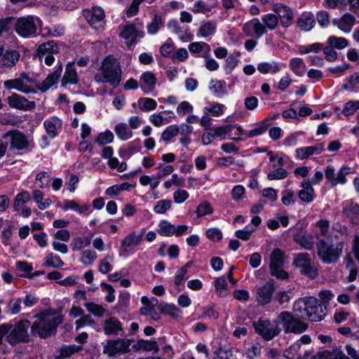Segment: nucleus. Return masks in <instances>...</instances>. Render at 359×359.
Instances as JSON below:
<instances>
[{
	"label": "nucleus",
	"instance_id": "nucleus-1",
	"mask_svg": "<svg viewBox=\"0 0 359 359\" xmlns=\"http://www.w3.org/2000/svg\"><path fill=\"white\" fill-rule=\"evenodd\" d=\"M122 70L119 63L111 56L106 57L94 75L97 83H109L113 88H117L121 81Z\"/></svg>",
	"mask_w": 359,
	"mask_h": 359
},
{
	"label": "nucleus",
	"instance_id": "nucleus-2",
	"mask_svg": "<svg viewBox=\"0 0 359 359\" xmlns=\"http://www.w3.org/2000/svg\"><path fill=\"white\" fill-rule=\"evenodd\" d=\"M62 319L51 310H45L34 316V321L31 326L33 334L41 338H46L56 332Z\"/></svg>",
	"mask_w": 359,
	"mask_h": 359
},
{
	"label": "nucleus",
	"instance_id": "nucleus-3",
	"mask_svg": "<svg viewBox=\"0 0 359 359\" xmlns=\"http://www.w3.org/2000/svg\"><path fill=\"white\" fill-rule=\"evenodd\" d=\"M325 308L313 297L300 298L293 306L295 313H299L301 318L306 316L311 321H320L325 316Z\"/></svg>",
	"mask_w": 359,
	"mask_h": 359
},
{
	"label": "nucleus",
	"instance_id": "nucleus-4",
	"mask_svg": "<svg viewBox=\"0 0 359 359\" xmlns=\"http://www.w3.org/2000/svg\"><path fill=\"white\" fill-rule=\"evenodd\" d=\"M317 254L319 259L326 264L337 262L343 252L342 243H334L325 239L316 241Z\"/></svg>",
	"mask_w": 359,
	"mask_h": 359
},
{
	"label": "nucleus",
	"instance_id": "nucleus-5",
	"mask_svg": "<svg viewBox=\"0 0 359 359\" xmlns=\"http://www.w3.org/2000/svg\"><path fill=\"white\" fill-rule=\"evenodd\" d=\"M29 326L28 320L20 321L14 325H0V338L6 336L7 341L15 345L20 342L26 341L29 337L27 329Z\"/></svg>",
	"mask_w": 359,
	"mask_h": 359
},
{
	"label": "nucleus",
	"instance_id": "nucleus-6",
	"mask_svg": "<svg viewBox=\"0 0 359 359\" xmlns=\"http://www.w3.org/2000/svg\"><path fill=\"white\" fill-rule=\"evenodd\" d=\"M41 25V19L32 15L20 17L15 24V31L21 37L29 39L36 36L37 29Z\"/></svg>",
	"mask_w": 359,
	"mask_h": 359
},
{
	"label": "nucleus",
	"instance_id": "nucleus-7",
	"mask_svg": "<svg viewBox=\"0 0 359 359\" xmlns=\"http://www.w3.org/2000/svg\"><path fill=\"white\" fill-rule=\"evenodd\" d=\"M278 322L283 327L285 333L302 334L305 332L308 325L301 318L288 311H282L278 316Z\"/></svg>",
	"mask_w": 359,
	"mask_h": 359
},
{
	"label": "nucleus",
	"instance_id": "nucleus-8",
	"mask_svg": "<svg viewBox=\"0 0 359 359\" xmlns=\"http://www.w3.org/2000/svg\"><path fill=\"white\" fill-rule=\"evenodd\" d=\"M4 86L8 90H15L25 94L36 92L34 80L25 72L20 74L18 78L5 81Z\"/></svg>",
	"mask_w": 359,
	"mask_h": 359
},
{
	"label": "nucleus",
	"instance_id": "nucleus-9",
	"mask_svg": "<svg viewBox=\"0 0 359 359\" xmlns=\"http://www.w3.org/2000/svg\"><path fill=\"white\" fill-rule=\"evenodd\" d=\"M293 264L299 269L301 274L311 279L316 278L318 275V266L308 253L297 254L294 257Z\"/></svg>",
	"mask_w": 359,
	"mask_h": 359
},
{
	"label": "nucleus",
	"instance_id": "nucleus-10",
	"mask_svg": "<svg viewBox=\"0 0 359 359\" xmlns=\"http://www.w3.org/2000/svg\"><path fill=\"white\" fill-rule=\"evenodd\" d=\"M285 256L279 248L273 250L270 256L271 275L278 279H287L288 273L284 269Z\"/></svg>",
	"mask_w": 359,
	"mask_h": 359
},
{
	"label": "nucleus",
	"instance_id": "nucleus-11",
	"mask_svg": "<svg viewBox=\"0 0 359 359\" xmlns=\"http://www.w3.org/2000/svg\"><path fill=\"white\" fill-rule=\"evenodd\" d=\"M144 230L133 231L126 235L121 242L119 250L120 256H128L134 252L135 248L138 246L143 238Z\"/></svg>",
	"mask_w": 359,
	"mask_h": 359
},
{
	"label": "nucleus",
	"instance_id": "nucleus-12",
	"mask_svg": "<svg viewBox=\"0 0 359 359\" xmlns=\"http://www.w3.org/2000/svg\"><path fill=\"white\" fill-rule=\"evenodd\" d=\"M278 323V319L276 322L271 323L269 320L261 318L257 323H254V326L256 332L264 339L269 341L280 332Z\"/></svg>",
	"mask_w": 359,
	"mask_h": 359
},
{
	"label": "nucleus",
	"instance_id": "nucleus-13",
	"mask_svg": "<svg viewBox=\"0 0 359 359\" xmlns=\"http://www.w3.org/2000/svg\"><path fill=\"white\" fill-rule=\"evenodd\" d=\"M4 138H8L11 149L22 151L28 149L32 145V141L21 131L11 130L4 135Z\"/></svg>",
	"mask_w": 359,
	"mask_h": 359
},
{
	"label": "nucleus",
	"instance_id": "nucleus-14",
	"mask_svg": "<svg viewBox=\"0 0 359 359\" xmlns=\"http://www.w3.org/2000/svg\"><path fill=\"white\" fill-rule=\"evenodd\" d=\"M83 16L89 25L95 29H102L105 25V13L100 6H93L91 9L83 11Z\"/></svg>",
	"mask_w": 359,
	"mask_h": 359
},
{
	"label": "nucleus",
	"instance_id": "nucleus-15",
	"mask_svg": "<svg viewBox=\"0 0 359 359\" xmlns=\"http://www.w3.org/2000/svg\"><path fill=\"white\" fill-rule=\"evenodd\" d=\"M276 291L275 281L270 280L255 291V300L259 305H266L271 302L272 297Z\"/></svg>",
	"mask_w": 359,
	"mask_h": 359
},
{
	"label": "nucleus",
	"instance_id": "nucleus-16",
	"mask_svg": "<svg viewBox=\"0 0 359 359\" xmlns=\"http://www.w3.org/2000/svg\"><path fill=\"white\" fill-rule=\"evenodd\" d=\"M130 341L126 339L108 340L103 348V353L109 356L125 353L128 351Z\"/></svg>",
	"mask_w": 359,
	"mask_h": 359
},
{
	"label": "nucleus",
	"instance_id": "nucleus-17",
	"mask_svg": "<svg viewBox=\"0 0 359 359\" xmlns=\"http://www.w3.org/2000/svg\"><path fill=\"white\" fill-rule=\"evenodd\" d=\"M351 172V168L347 166L341 167L337 176H335V169L332 165H327L325 170V178L329 181L332 187H336L338 184H345L347 182L346 176Z\"/></svg>",
	"mask_w": 359,
	"mask_h": 359
},
{
	"label": "nucleus",
	"instance_id": "nucleus-18",
	"mask_svg": "<svg viewBox=\"0 0 359 359\" xmlns=\"http://www.w3.org/2000/svg\"><path fill=\"white\" fill-rule=\"evenodd\" d=\"M188 229L189 226L185 224L175 226L167 220H162L158 224V233L162 236L179 237L184 234Z\"/></svg>",
	"mask_w": 359,
	"mask_h": 359
},
{
	"label": "nucleus",
	"instance_id": "nucleus-19",
	"mask_svg": "<svg viewBox=\"0 0 359 359\" xmlns=\"http://www.w3.org/2000/svg\"><path fill=\"white\" fill-rule=\"evenodd\" d=\"M273 11L277 14L283 27L288 28L292 25L294 13L291 8L283 4H276L273 6Z\"/></svg>",
	"mask_w": 359,
	"mask_h": 359
},
{
	"label": "nucleus",
	"instance_id": "nucleus-20",
	"mask_svg": "<svg viewBox=\"0 0 359 359\" xmlns=\"http://www.w3.org/2000/svg\"><path fill=\"white\" fill-rule=\"evenodd\" d=\"M243 32L249 36L260 39L265 34V27L258 18H253L246 22L243 26Z\"/></svg>",
	"mask_w": 359,
	"mask_h": 359
},
{
	"label": "nucleus",
	"instance_id": "nucleus-21",
	"mask_svg": "<svg viewBox=\"0 0 359 359\" xmlns=\"http://www.w3.org/2000/svg\"><path fill=\"white\" fill-rule=\"evenodd\" d=\"M8 104L12 108L23 111H30L35 109L36 104L25 97L13 93L7 98Z\"/></svg>",
	"mask_w": 359,
	"mask_h": 359
},
{
	"label": "nucleus",
	"instance_id": "nucleus-22",
	"mask_svg": "<svg viewBox=\"0 0 359 359\" xmlns=\"http://www.w3.org/2000/svg\"><path fill=\"white\" fill-rule=\"evenodd\" d=\"M192 131L193 127L185 123H182L180 126L177 125H170L163 131L161 137L162 140L169 142L180 133L182 134L189 135Z\"/></svg>",
	"mask_w": 359,
	"mask_h": 359
},
{
	"label": "nucleus",
	"instance_id": "nucleus-23",
	"mask_svg": "<svg viewBox=\"0 0 359 359\" xmlns=\"http://www.w3.org/2000/svg\"><path fill=\"white\" fill-rule=\"evenodd\" d=\"M325 150V143L317 142L315 145L299 147L295 150V157L297 159L304 160L313 155H320Z\"/></svg>",
	"mask_w": 359,
	"mask_h": 359
},
{
	"label": "nucleus",
	"instance_id": "nucleus-24",
	"mask_svg": "<svg viewBox=\"0 0 359 359\" xmlns=\"http://www.w3.org/2000/svg\"><path fill=\"white\" fill-rule=\"evenodd\" d=\"M355 23L356 18L349 13H346L332 20V24L345 34L350 33Z\"/></svg>",
	"mask_w": 359,
	"mask_h": 359
},
{
	"label": "nucleus",
	"instance_id": "nucleus-25",
	"mask_svg": "<svg viewBox=\"0 0 359 359\" xmlns=\"http://www.w3.org/2000/svg\"><path fill=\"white\" fill-rule=\"evenodd\" d=\"M43 128L48 137H56L62 130V121L57 116H51L43 121Z\"/></svg>",
	"mask_w": 359,
	"mask_h": 359
},
{
	"label": "nucleus",
	"instance_id": "nucleus-26",
	"mask_svg": "<svg viewBox=\"0 0 359 359\" xmlns=\"http://www.w3.org/2000/svg\"><path fill=\"white\" fill-rule=\"evenodd\" d=\"M120 36L127 40L129 45H132L135 43L137 38H142L144 36V32L137 30L134 24L127 23L121 27Z\"/></svg>",
	"mask_w": 359,
	"mask_h": 359
},
{
	"label": "nucleus",
	"instance_id": "nucleus-27",
	"mask_svg": "<svg viewBox=\"0 0 359 359\" xmlns=\"http://www.w3.org/2000/svg\"><path fill=\"white\" fill-rule=\"evenodd\" d=\"M157 299H150L146 296L142 297L141 303L143 304V306L140 309L141 314L149 316L154 320H158L161 318L160 314L156 311L154 308Z\"/></svg>",
	"mask_w": 359,
	"mask_h": 359
},
{
	"label": "nucleus",
	"instance_id": "nucleus-28",
	"mask_svg": "<svg viewBox=\"0 0 359 359\" xmlns=\"http://www.w3.org/2000/svg\"><path fill=\"white\" fill-rule=\"evenodd\" d=\"M62 72V65H59L55 70L48 75L45 80H43L39 85H35L36 89L37 88L40 91L44 93L46 92L50 87L58 81V79Z\"/></svg>",
	"mask_w": 359,
	"mask_h": 359
},
{
	"label": "nucleus",
	"instance_id": "nucleus-29",
	"mask_svg": "<svg viewBox=\"0 0 359 359\" xmlns=\"http://www.w3.org/2000/svg\"><path fill=\"white\" fill-rule=\"evenodd\" d=\"M301 190L298 192V197L301 201L311 203L315 199V193L313 186H311L309 180H304L300 183Z\"/></svg>",
	"mask_w": 359,
	"mask_h": 359
},
{
	"label": "nucleus",
	"instance_id": "nucleus-30",
	"mask_svg": "<svg viewBox=\"0 0 359 359\" xmlns=\"http://www.w3.org/2000/svg\"><path fill=\"white\" fill-rule=\"evenodd\" d=\"M141 82V89L145 93L151 92L156 87L157 79L152 72H145L142 73L140 78Z\"/></svg>",
	"mask_w": 359,
	"mask_h": 359
},
{
	"label": "nucleus",
	"instance_id": "nucleus-31",
	"mask_svg": "<svg viewBox=\"0 0 359 359\" xmlns=\"http://www.w3.org/2000/svg\"><path fill=\"white\" fill-rule=\"evenodd\" d=\"M313 232L317 241L319 239H324L330 235V222L327 219H320L312 224Z\"/></svg>",
	"mask_w": 359,
	"mask_h": 359
},
{
	"label": "nucleus",
	"instance_id": "nucleus-32",
	"mask_svg": "<svg viewBox=\"0 0 359 359\" xmlns=\"http://www.w3.org/2000/svg\"><path fill=\"white\" fill-rule=\"evenodd\" d=\"M62 209L64 210H74L80 215L88 214L90 212V206L88 204H79L74 200H65Z\"/></svg>",
	"mask_w": 359,
	"mask_h": 359
},
{
	"label": "nucleus",
	"instance_id": "nucleus-33",
	"mask_svg": "<svg viewBox=\"0 0 359 359\" xmlns=\"http://www.w3.org/2000/svg\"><path fill=\"white\" fill-rule=\"evenodd\" d=\"M20 54L16 50H6L0 59V67L11 68L19 60Z\"/></svg>",
	"mask_w": 359,
	"mask_h": 359
},
{
	"label": "nucleus",
	"instance_id": "nucleus-34",
	"mask_svg": "<svg viewBox=\"0 0 359 359\" xmlns=\"http://www.w3.org/2000/svg\"><path fill=\"white\" fill-rule=\"evenodd\" d=\"M217 29V24L212 21H206L202 22L199 26L196 35L201 38H208L212 36Z\"/></svg>",
	"mask_w": 359,
	"mask_h": 359
},
{
	"label": "nucleus",
	"instance_id": "nucleus-35",
	"mask_svg": "<svg viewBox=\"0 0 359 359\" xmlns=\"http://www.w3.org/2000/svg\"><path fill=\"white\" fill-rule=\"evenodd\" d=\"M293 238L294 241L305 250H311L314 246V236L311 233H296Z\"/></svg>",
	"mask_w": 359,
	"mask_h": 359
},
{
	"label": "nucleus",
	"instance_id": "nucleus-36",
	"mask_svg": "<svg viewBox=\"0 0 359 359\" xmlns=\"http://www.w3.org/2000/svg\"><path fill=\"white\" fill-rule=\"evenodd\" d=\"M103 330L107 335L117 334L119 331L122 330L121 323L115 318H109L104 320Z\"/></svg>",
	"mask_w": 359,
	"mask_h": 359
},
{
	"label": "nucleus",
	"instance_id": "nucleus-37",
	"mask_svg": "<svg viewBox=\"0 0 359 359\" xmlns=\"http://www.w3.org/2000/svg\"><path fill=\"white\" fill-rule=\"evenodd\" d=\"M257 69L262 74H275L280 71L281 65L275 61L262 62L257 65Z\"/></svg>",
	"mask_w": 359,
	"mask_h": 359
},
{
	"label": "nucleus",
	"instance_id": "nucleus-38",
	"mask_svg": "<svg viewBox=\"0 0 359 359\" xmlns=\"http://www.w3.org/2000/svg\"><path fill=\"white\" fill-rule=\"evenodd\" d=\"M32 196L39 210H43L48 208L53 203L50 198H44L43 194L39 189L32 191Z\"/></svg>",
	"mask_w": 359,
	"mask_h": 359
},
{
	"label": "nucleus",
	"instance_id": "nucleus-39",
	"mask_svg": "<svg viewBox=\"0 0 359 359\" xmlns=\"http://www.w3.org/2000/svg\"><path fill=\"white\" fill-rule=\"evenodd\" d=\"M79 76L74 65V63L69 62L65 69L62 79V85L66 83L76 84L78 82Z\"/></svg>",
	"mask_w": 359,
	"mask_h": 359
},
{
	"label": "nucleus",
	"instance_id": "nucleus-40",
	"mask_svg": "<svg viewBox=\"0 0 359 359\" xmlns=\"http://www.w3.org/2000/svg\"><path fill=\"white\" fill-rule=\"evenodd\" d=\"M30 201V194L26 190L21 191L15 196L13 200V208L14 211H20L23 205L28 203Z\"/></svg>",
	"mask_w": 359,
	"mask_h": 359
},
{
	"label": "nucleus",
	"instance_id": "nucleus-41",
	"mask_svg": "<svg viewBox=\"0 0 359 359\" xmlns=\"http://www.w3.org/2000/svg\"><path fill=\"white\" fill-rule=\"evenodd\" d=\"M289 67L293 73L298 76H304L306 70V64L304 60L300 57L291 58Z\"/></svg>",
	"mask_w": 359,
	"mask_h": 359
},
{
	"label": "nucleus",
	"instance_id": "nucleus-42",
	"mask_svg": "<svg viewBox=\"0 0 359 359\" xmlns=\"http://www.w3.org/2000/svg\"><path fill=\"white\" fill-rule=\"evenodd\" d=\"M298 27L304 32H309L313 27L315 21L313 15L309 13H303L297 20Z\"/></svg>",
	"mask_w": 359,
	"mask_h": 359
},
{
	"label": "nucleus",
	"instance_id": "nucleus-43",
	"mask_svg": "<svg viewBox=\"0 0 359 359\" xmlns=\"http://www.w3.org/2000/svg\"><path fill=\"white\" fill-rule=\"evenodd\" d=\"M262 21L264 27H265V32L266 29L270 31L275 30L279 25V20L276 15L273 13H267L262 16Z\"/></svg>",
	"mask_w": 359,
	"mask_h": 359
},
{
	"label": "nucleus",
	"instance_id": "nucleus-44",
	"mask_svg": "<svg viewBox=\"0 0 359 359\" xmlns=\"http://www.w3.org/2000/svg\"><path fill=\"white\" fill-rule=\"evenodd\" d=\"M114 132L121 140L126 141L130 139L133 133L130 128L124 123H119L116 125Z\"/></svg>",
	"mask_w": 359,
	"mask_h": 359
},
{
	"label": "nucleus",
	"instance_id": "nucleus-45",
	"mask_svg": "<svg viewBox=\"0 0 359 359\" xmlns=\"http://www.w3.org/2000/svg\"><path fill=\"white\" fill-rule=\"evenodd\" d=\"M57 44L53 41H49L43 43L37 48L39 55H44L48 54H55L59 52Z\"/></svg>",
	"mask_w": 359,
	"mask_h": 359
},
{
	"label": "nucleus",
	"instance_id": "nucleus-46",
	"mask_svg": "<svg viewBox=\"0 0 359 359\" xmlns=\"http://www.w3.org/2000/svg\"><path fill=\"white\" fill-rule=\"evenodd\" d=\"M158 350L161 351V355L163 359H172L175 351L172 346L165 342V337L159 339Z\"/></svg>",
	"mask_w": 359,
	"mask_h": 359
},
{
	"label": "nucleus",
	"instance_id": "nucleus-47",
	"mask_svg": "<svg viewBox=\"0 0 359 359\" xmlns=\"http://www.w3.org/2000/svg\"><path fill=\"white\" fill-rule=\"evenodd\" d=\"M81 350V346H77L75 344L62 346L60 349V354L55 357V359H64L69 358L75 353H78Z\"/></svg>",
	"mask_w": 359,
	"mask_h": 359
},
{
	"label": "nucleus",
	"instance_id": "nucleus-48",
	"mask_svg": "<svg viewBox=\"0 0 359 359\" xmlns=\"http://www.w3.org/2000/svg\"><path fill=\"white\" fill-rule=\"evenodd\" d=\"M159 308L161 313L172 318H179L182 316V311L173 304H163L159 306Z\"/></svg>",
	"mask_w": 359,
	"mask_h": 359
},
{
	"label": "nucleus",
	"instance_id": "nucleus-49",
	"mask_svg": "<svg viewBox=\"0 0 359 359\" xmlns=\"http://www.w3.org/2000/svg\"><path fill=\"white\" fill-rule=\"evenodd\" d=\"M327 43L338 50L344 49L349 46V42L346 38L336 36H329L327 39Z\"/></svg>",
	"mask_w": 359,
	"mask_h": 359
},
{
	"label": "nucleus",
	"instance_id": "nucleus-50",
	"mask_svg": "<svg viewBox=\"0 0 359 359\" xmlns=\"http://www.w3.org/2000/svg\"><path fill=\"white\" fill-rule=\"evenodd\" d=\"M226 107L224 104L215 102L203 107V114H211L213 116H220L224 114Z\"/></svg>",
	"mask_w": 359,
	"mask_h": 359
},
{
	"label": "nucleus",
	"instance_id": "nucleus-51",
	"mask_svg": "<svg viewBox=\"0 0 359 359\" xmlns=\"http://www.w3.org/2000/svg\"><path fill=\"white\" fill-rule=\"evenodd\" d=\"M97 253L90 249L83 250L81 252L79 262L85 266H90L97 259Z\"/></svg>",
	"mask_w": 359,
	"mask_h": 359
},
{
	"label": "nucleus",
	"instance_id": "nucleus-52",
	"mask_svg": "<svg viewBox=\"0 0 359 359\" xmlns=\"http://www.w3.org/2000/svg\"><path fill=\"white\" fill-rule=\"evenodd\" d=\"M214 286L219 297H226L228 294V285L224 276L215 278Z\"/></svg>",
	"mask_w": 359,
	"mask_h": 359
},
{
	"label": "nucleus",
	"instance_id": "nucleus-53",
	"mask_svg": "<svg viewBox=\"0 0 359 359\" xmlns=\"http://www.w3.org/2000/svg\"><path fill=\"white\" fill-rule=\"evenodd\" d=\"M84 306L86 310L97 318L103 317L107 313V310L100 304L94 302H86Z\"/></svg>",
	"mask_w": 359,
	"mask_h": 359
},
{
	"label": "nucleus",
	"instance_id": "nucleus-54",
	"mask_svg": "<svg viewBox=\"0 0 359 359\" xmlns=\"http://www.w3.org/2000/svg\"><path fill=\"white\" fill-rule=\"evenodd\" d=\"M170 27H173V32L178 36L179 39L183 42H187L193 39V34L188 29H182L177 26L176 22H170Z\"/></svg>",
	"mask_w": 359,
	"mask_h": 359
},
{
	"label": "nucleus",
	"instance_id": "nucleus-55",
	"mask_svg": "<svg viewBox=\"0 0 359 359\" xmlns=\"http://www.w3.org/2000/svg\"><path fill=\"white\" fill-rule=\"evenodd\" d=\"M213 208L212 207L211 204L207 201H204L200 203L197 205L195 211L197 217H203L207 215H210L213 213Z\"/></svg>",
	"mask_w": 359,
	"mask_h": 359
},
{
	"label": "nucleus",
	"instance_id": "nucleus-56",
	"mask_svg": "<svg viewBox=\"0 0 359 359\" xmlns=\"http://www.w3.org/2000/svg\"><path fill=\"white\" fill-rule=\"evenodd\" d=\"M114 138V134L109 130H106L97 134L94 142L99 145H105L111 143Z\"/></svg>",
	"mask_w": 359,
	"mask_h": 359
},
{
	"label": "nucleus",
	"instance_id": "nucleus-57",
	"mask_svg": "<svg viewBox=\"0 0 359 359\" xmlns=\"http://www.w3.org/2000/svg\"><path fill=\"white\" fill-rule=\"evenodd\" d=\"M139 108L144 111L154 110L157 107V102L155 100L150 97H142L137 101Z\"/></svg>",
	"mask_w": 359,
	"mask_h": 359
},
{
	"label": "nucleus",
	"instance_id": "nucleus-58",
	"mask_svg": "<svg viewBox=\"0 0 359 359\" xmlns=\"http://www.w3.org/2000/svg\"><path fill=\"white\" fill-rule=\"evenodd\" d=\"M233 125H226L223 126L215 127L211 128L215 138H220V140H225L226 136L230 133L233 129Z\"/></svg>",
	"mask_w": 359,
	"mask_h": 359
},
{
	"label": "nucleus",
	"instance_id": "nucleus-59",
	"mask_svg": "<svg viewBox=\"0 0 359 359\" xmlns=\"http://www.w3.org/2000/svg\"><path fill=\"white\" fill-rule=\"evenodd\" d=\"M281 202L285 206L294 205L296 202V194L291 189H285L281 192Z\"/></svg>",
	"mask_w": 359,
	"mask_h": 359
},
{
	"label": "nucleus",
	"instance_id": "nucleus-60",
	"mask_svg": "<svg viewBox=\"0 0 359 359\" xmlns=\"http://www.w3.org/2000/svg\"><path fill=\"white\" fill-rule=\"evenodd\" d=\"M91 243V238L88 237H75L72 243L73 251H79L88 247Z\"/></svg>",
	"mask_w": 359,
	"mask_h": 359
},
{
	"label": "nucleus",
	"instance_id": "nucleus-61",
	"mask_svg": "<svg viewBox=\"0 0 359 359\" xmlns=\"http://www.w3.org/2000/svg\"><path fill=\"white\" fill-rule=\"evenodd\" d=\"M44 265L46 266L60 268L63 266L64 262L58 255L53 254L52 252H49L46 255Z\"/></svg>",
	"mask_w": 359,
	"mask_h": 359
},
{
	"label": "nucleus",
	"instance_id": "nucleus-62",
	"mask_svg": "<svg viewBox=\"0 0 359 359\" xmlns=\"http://www.w3.org/2000/svg\"><path fill=\"white\" fill-rule=\"evenodd\" d=\"M172 207V201L169 199H161L156 202L153 211L159 215L165 214Z\"/></svg>",
	"mask_w": 359,
	"mask_h": 359
},
{
	"label": "nucleus",
	"instance_id": "nucleus-63",
	"mask_svg": "<svg viewBox=\"0 0 359 359\" xmlns=\"http://www.w3.org/2000/svg\"><path fill=\"white\" fill-rule=\"evenodd\" d=\"M226 83L222 80H212L210 83L209 88L215 95L224 94L226 91Z\"/></svg>",
	"mask_w": 359,
	"mask_h": 359
},
{
	"label": "nucleus",
	"instance_id": "nucleus-64",
	"mask_svg": "<svg viewBox=\"0 0 359 359\" xmlns=\"http://www.w3.org/2000/svg\"><path fill=\"white\" fill-rule=\"evenodd\" d=\"M300 342L296 341L285 351L283 355L286 359H295L297 356H300Z\"/></svg>",
	"mask_w": 359,
	"mask_h": 359
}]
</instances>
